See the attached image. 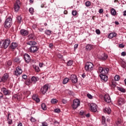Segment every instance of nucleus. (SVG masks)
I'll list each match as a JSON object with an SVG mask.
<instances>
[{
    "mask_svg": "<svg viewBox=\"0 0 126 126\" xmlns=\"http://www.w3.org/2000/svg\"><path fill=\"white\" fill-rule=\"evenodd\" d=\"M99 76L101 79V81L103 82H106L108 81V77L106 75V74H101L99 75Z\"/></svg>",
    "mask_w": 126,
    "mask_h": 126,
    "instance_id": "17",
    "label": "nucleus"
},
{
    "mask_svg": "<svg viewBox=\"0 0 126 126\" xmlns=\"http://www.w3.org/2000/svg\"><path fill=\"white\" fill-rule=\"evenodd\" d=\"M24 58L25 59V62L27 63H29L31 61V58L28 54L26 53L24 55Z\"/></svg>",
    "mask_w": 126,
    "mask_h": 126,
    "instance_id": "14",
    "label": "nucleus"
},
{
    "mask_svg": "<svg viewBox=\"0 0 126 126\" xmlns=\"http://www.w3.org/2000/svg\"><path fill=\"white\" fill-rule=\"evenodd\" d=\"M45 33L46 35H48V36H49V35H50L51 34H52V31L49 30H47L45 31Z\"/></svg>",
    "mask_w": 126,
    "mask_h": 126,
    "instance_id": "34",
    "label": "nucleus"
},
{
    "mask_svg": "<svg viewBox=\"0 0 126 126\" xmlns=\"http://www.w3.org/2000/svg\"><path fill=\"white\" fill-rule=\"evenodd\" d=\"M9 116H10V113L8 114L7 121L9 125H11L12 124V120L9 118Z\"/></svg>",
    "mask_w": 126,
    "mask_h": 126,
    "instance_id": "27",
    "label": "nucleus"
},
{
    "mask_svg": "<svg viewBox=\"0 0 126 126\" xmlns=\"http://www.w3.org/2000/svg\"><path fill=\"white\" fill-rule=\"evenodd\" d=\"M123 15H124V16H126V10L124 11Z\"/></svg>",
    "mask_w": 126,
    "mask_h": 126,
    "instance_id": "63",
    "label": "nucleus"
},
{
    "mask_svg": "<svg viewBox=\"0 0 126 126\" xmlns=\"http://www.w3.org/2000/svg\"><path fill=\"white\" fill-rule=\"evenodd\" d=\"M84 114V112H83V111H81L80 112V115H81V116H83V115Z\"/></svg>",
    "mask_w": 126,
    "mask_h": 126,
    "instance_id": "61",
    "label": "nucleus"
},
{
    "mask_svg": "<svg viewBox=\"0 0 126 126\" xmlns=\"http://www.w3.org/2000/svg\"><path fill=\"white\" fill-rule=\"evenodd\" d=\"M36 119L33 118V117H32V118L31 119V121L32 122V123H35L36 122Z\"/></svg>",
    "mask_w": 126,
    "mask_h": 126,
    "instance_id": "48",
    "label": "nucleus"
},
{
    "mask_svg": "<svg viewBox=\"0 0 126 126\" xmlns=\"http://www.w3.org/2000/svg\"><path fill=\"white\" fill-rule=\"evenodd\" d=\"M74 49L75 50L76 49H77V48H78V44H76L74 45Z\"/></svg>",
    "mask_w": 126,
    "mask_h": 126,
    "instance_id": "58",
    "label": "nucleus"
},
{
    "mask_svg": "<svg viewBox=\"0 0 126 126\" xmlns=\"http://www.w3.org/2000/svg\"><path fill=\"white\" fill-rule=\"evenodd\" d=\"M90 109L91 112H94V113L97 112V105L95 103H90Z\"/></svg>",
    "mask_w": 126,
    "mask_h": 126,
    "instance_id": "10",
    "label": "nucleus"
},
{
    "mask_svg": "<svg viewBox=\"0 0 126 126\" xmlns=\"http://www.w3.org/2000/svg\"><path fill=\"white\" fill-rule=\"evenodd\" d=\"M8 77H9L8 74H4L2 77L1 78V80L2 82H6V81H7V79H8Z\"/></svg>",
    "mask_w": 126,
    "mask_h": 126,
    "instance_id": "16",
    "label": "nucleus"
},
{
    "mask_svg": "<svg viewBox=\"0 0 126 126\" xmlns=\"http://www.w3.org/2000/svg\"><path fill=\"white\" fill-rule=\"evenodd\" d=\"M35 71H36L37 72H39V71H40V68H39V66H36L35 67Z\"/></svg>",
    "mask_w": 126,
    "mask_h": 126,
    "instance_id": "47",
    "label": "nucleus"
},
{
    "mask_svg": "<svg viewBox=\"0 0 126 126\" xmlns=\"http://www.w3.org/2000/svg\"><path fill=\"white\" fill-rule=\"evenodd\" d=\"M116 124L117 126H121L122 125V122H121V120H118L116 122Z\"/></svg>",
    "mask_w": 126,
    "mask_h": 126,
    "instance_id": "41",
    "label": "nucleus"
},
{
    "mask_svg": "<svg viewBox=\"0 0 126 126\" xmlns=\"http://www.w3.org/2000/svg\"><path fill=\"white\" fill-rule=\"evenodd\" d=\"M54 112L55 113H60V112H61V110L59 108H57L54 110Z\"/></svg>",
    "mask_w": 126,
    "mask_h": 126,
    "instance_id": "49",
    "label": "nucleus"
},
{
    "mask_svg": "<svg viewBox=\"0 0 126 126\" xmlns=\"http://www.w3.org/2000/svg\"><path fill=\"white\" fill-rule=\"evenodd\" d=\"M103 9H99L98 12L99 13H103Z\"/></svg>",
    "mask_w": 126,
    "mask_h": 126,
    "instance_id": "59",
    "label": "nucleus"
},
{
    "mask_svg": "<svg viewBox=\"0 0 126 126\" xmlns=\"http://www.w3.org/2000/svg\"><path fill=\"white\" fill-rule=\"evenodd\" d=\"M32 83V80H31L30 79H27V81H26V85H30V84Z\"/></svg>",
    "mask_w": 126,
    "mask_h": 126,
    "instance_id": "39",
    "label": "nucleus"
},
{
    "mask_svg": "<svg viewBox=\"0 0 126 126\" xmlns=\"http://www.w3.org/2000/svg\"><path fill=\"white\" fill-rule=\"evenodd\" d=\"M69 80V79H68V78H64L63 80V84H66V83L68 82Z\"/></svg>",
    "mask_w": 126,
    "mask_h": 126,
    "instance_id": "38",
    "label": "nucleus"
},
{
    "mask_svg": "<svg viewBox=\"0 0 126 126\" xmlns=\"http://www.w3.org/2000/svg\"><path fill=\"white\" fill-rule=\"evenodd\" d=\"M22 19V18L21 17V16H18L17 17V21L18 23H21Z\"/></svg>",
    "mask_w": 126,
    "mask_h": 126,
    "instance_id": "36",
    "label": "nucleus"
},
{
    "mask_svg": "<svg viewBox=\"0 0 126 126\" xmlns=\"http://www.w3.org/2000/svg\"><path fill=\"white\" fill-rule=\"evenodd\" d=\"M1 91L2 92L3 94L5 96H9L11 93V92L9 90L4 87H3L1 89Z\"/></svg>",
    "mask_w": 126,
    "mask_h": 126,
    "instance_id": "8",
    "label": "nucleus"
},
{
    "mask_svg": "<svg viewBox=\"0 0 126 126\" xmlns=\"http://www.w3.org/2000/svg\"><path fill=\"white\" fill-rule=\"evenodd\" d=\"M94 68V65L91 62H87L85 64V69L86 71H92Z\"/></svg>",
    "mask_w": 126,
    "mask_h": 126,
    "instance_id": "3",
    "label": "nucleus"
},
{
    "mask_svg": "<svg viewBox=\"0 0 126 126\" xmlns=\"http://www.w3.org/2000/svg\"><path fill=\"white\" fill-rule=\"evenodd\" d=\"M32 99L36 102V103H39L40 102V98L37 96V95H33L32 96Z\"/></svg>",
    "mask_w": 126,
    "mask_h": 126,
    "instance_id": "25",
    "label": "nucleus"
},
{
    "mask_svg": "<svg viewBox=\"0 0 126 126\" xmlns=\"http://www.w3.org/2000/svg\"><path fill=\"white\" fill-rule=\"evenodd\" d=\"M72 14L73 16H76L77 15V11L76 10H73L72 11Z\"/></svg>",
    "mask_w": 126,
    "mask_h": 126,
    "instance_id": "43",
    "label": "nucleus"
},
{
    "mask_svg": "<svg viewBox=\"0 0 126 126\" xmlns=\"http://www.w3.org/2000/svg\"><path fill=\"white\" fill-rule=\"evenodd\" d=\"M39 80V78L35 76H32L31 78L32 83L33 84H35L38 80Z\"/></svg>",
    "mask_w": 126,
    "mask_h": 126,
    "instance_id": "21",
    "label": "nucleus"
},
{
    "mask_svg": "<svg viewBox=\"0 0 126 126\" xmlns=\"http://www.w3.org/2000/svg\"><path fill=\"white\" fill-rule=\"evenodd\" d=\"M13 62L14 63H17L18 64L21 63V59L19 57H16L13 59Z\"/></svg>",
    "mask_w": 126,
    "mask_h": 126,
    "instance_id": "20",
    "label": "nucleus"
},
{
    "mask_svg": "<svg viewBox=\"0 0 126 126\" xmlns=\"http://www.w3.org/2000/svg\"><path fill=\"white\" fill-rule=\"evenodd\" d=\"M126 103V99L124 98L120 97L118 100V106H122Z\"/></svg>",
    "mask_w": 126,
    "mask_h": 126,
    "instance_id": "15",
    "label": "nucleus"
},
{
    "mask_svg": "<svg viewBox=\"0 0 126 126\" xmlns=\"http://www.w3.org/2000/svg\"><path fill=\"white\" fill-rule=\"evenodd\" d=\"M49 89V85H45L43 87H41L40 89V94L45 95L47 93V91Z\"/></svg>",
    "mask_w": 126,
    "mask_h": 126,
    "instance_id": "7",
    "label": "nucleus"
},
{
    "mask_svg": "<svg viewBox=\"0 0 126 126\" xmlns=\"http://www.w3.org/2000/svg\"><path fill=\"white\" fill-rule=\"evenodd\" d=\"M117 36V33L115 32L110 33L108 35V38L109 39H112V38H114V37H116Z\"/></svg>",
    "mask_w": 126,
    "mask_h": 126,
    "instance_id": "26",
    "label": "nucleus"
},
{
    "mask_svg": "<svg viewBox=\"0 0 126 126\" xmlns=\"http://www.w3.org/2000/svg\"><path fill=\"white\" fill-rule=\"evenodd\" d=\"M22 73V69L20 66H18L16 68V70L15 71V75L17 76L20 75Z\"/></svg>",
    "mask_w": 126,
    "mask_h": 126,
    "instance_id": "13",
    "label": "nucleus"
},
{
    "mask_svg": "<svg viewBox=\"0 0 126 126\" xmlns=\"http://www.w3.org/2000/svg\"><path fill=\"white\" fill-rule=\"evenodd\" d=\"M93 49V45L91 44H88L86 46V51H91Z\"/></svg>",
    "mask_w": 126,
    "mask_h": 126,
    "instance_id": "23",
    "label": "nucleus"
},
{
    "mask_svg": "<svg viewBox=\"0 0 126 126\" xmlns=\"http://www.w3.org/2000/svg\"><path fill=\"white\" fill-rule=\"evenodd\" d=\"M85 4H86V6H90V5H91V2H90V1H86L85 2Z\"/></svg>",
    "mask_w": 126,
    "mask_h": 126,
    "instance_id": "46",
    "label": "nucleus"
},
{
    "mask_svg": "<svg viewBox=\"0 0 126 126\" xmlns=\"http://www.w3.org/2000/svg\"><path fill=\"white\" fill-rule=\"evenodd\" d=\"M29 11L30 13H31V14H33V13H34V8L32 7L30 8Z\"/></svg>",
    "mask_w": 126,
    "mask_h": 126,
    "instance_id": "42",
    "label": "nucleus"
},
{
    "mask_svg": "<svg viewBox=\"0 0 126 126\" xmlns=\"http://www.w3.org/2000/svg\"><path fill=\"white\" fill-rule=\"evenodd\" d=\"M52 104H57L58 103V100L57 99H52L51 101Z\"/></svg>",
    "mask_w": 126,
    "mask_h": 126,
    "instance_id": "40",
    "label": "nucleus"
},
{
    "mask_svg": "<svg viewBox=\"0 0 126 126\" xmlns=\"http://www.w3.org/2000/svg\"><path fill=\"white\" fill-rule=\"evenodd\" d=\"M72 63H73V62L72 61H69L67 63V64L68 66H70L71 65H72Z\"/></svg>",
    "mask_w": 126,
    "mask_h": 126,
    "instance_id": "44",
    "label": "nucleus"
},
{
    "mask_svg": "<svg viewBox=\"0 0 126 126\" xmlns=\"http://www.w3.org/2000/svg\"><path fill=\"white\" fill-rule=\"evenodd\" d=\"M114 79L115 80H116V81H119V80H120V76L119 75H116L114 77Z\"/></svg>",
    "mask_w": 126,
    "mask_h": 126,
    "instance_id": "45",
    "label": "nucleus"
},
{
    "mask_svg": "<svg viewBox=\"0 0 126 126\" xmlns=\"http://www.w3.org/2000/svg\"><path fill=\"white\" fill-rule=\"evenodd\" d=\"M117 89L119 91H120V92H122V93H126V89L124 88L117 87Z\"/></svg>",
    "mask_w": 126,
    "mask_h": 126,
    "instance_id": "28",
    "label": "nucleus"
},
{
    "mask_svg": "<svg viewBox=\"0 0 126 126\" xmlns=\"http://www.w3.org/2000/svg\"><path fill=\"white\" fill-rule=\"evenodd\" d=\"M18 46V44H17V43L12 42L10 46V49H11L12 50H15L16 48H17Z\"/></svg>",
    "mask_w": 126,
    "mask_h": 126,
    "instance_id": "19",
    "label": "nucleus"
},
{
    "mask_svg": "<svg viewBox=\"0 0 126 126\" xmlns=\"http://www.w3.org/2000/svg\"><path fill=\"white\" fill-rule=\"evenodd\" d=\"M20 5H21L20 0H17L14 4V9L16 12H17L20 9Z\"/></svg>",
    "mask_w": 126,
    "mask_h": 126,
    "instance_id": "6",
    "label": "nucleus"
},
{
    "mask_svg": "<svg viewBox=\"0 0 126 126\" xmlns=\"http://www.w3.org/2000/svg\"><path fill=\"white\" fill-rule=\"evenodd\" d=\"M59 124H60V123H59L58 122H57V121L54 122L55 126H58V125H59Z\"/></svg>",
    "mask_w": 126,
    "mask_h": 126,
    "instance_id": "57",
    "label": "nucleus"
},
{
    "mask_svg": "<svg viewBox=\"0 0 126 126\" xmlns=\"http://www.w3.org/2000/svg\"><path fill=\"white\" fill-rule=\"evenodd\" d=\"M31 46H32L30 48V53H37V52L38 51V50H39V48L38 47V46H33V45H31Z\"/></svg>",
    "mask_w": 126,
    "mask_h": 126,
    "instance_id": "11",
    "label": "nucleus"
},
{
    "mask_svg": "<svg viewBox=\"0 0 126 126\" xmlns=\"http://www.w3.org/2000/svg\"><path fill=\"white\" fill-rule=\"evenodd\" d=\"M17 126H23L22 123H19Z\"/></svg>",
    "mask_w": 126,
    "mask_h": 126,
    "instance_id": "64",
    "label": "nucleus"
},
{
    "mask_svg": "<svg viewBox=\"0 0 126 126\" xmlns=\"http://www.w3.org/2000/svg\"><path fill=\"white\" fill-rule=\"evenodd\" d=\"M10 44V40L8 39H5L2 41H0V48L6 49Z\"/></svg>",
    "mask_w": 126,
    "mask_h": 126,
    "instance_id": "2",
    "label": "nucleus"
},
{
    "mask_svg": "<svg viewBox=\"0 0 126 126\" xmlns=\"http://www.w3.org/2000/svg\"><path fill=\"white\" fill-rule=\"evenodd\" d=\"M87 97H88L89 99H92V98L93 97V96H92V95L89 94H87Z\"/></svg>",
    "mask_w": 126,
    "mask_h": 126,
    "instance_id": "51",
    "label": "nucleus"
},
{
    "mask_svg": "<svg viewBox=\"0 0 126 126\" xmlns=\"http://www.w3.org/2000/svg\"><path fill=\"white\" fill-rule=\"evenodd\" d=\"M107 58H108V55H107V54H104L101 56V60L105 61V60H107Z\"/></svg>",
    "mask_w": 126,
    "mask_h": 126,
    "instance_id": "31",
    "label": "nucleus"
},
{
    "mask_svg": "<svg viewBox=\"0 0 126 126\" xmlns=\"http://www.w3.org/2000/svg\"><path fill=\"white\" fill-rule=\"evenodd\" d=\"M14 98L16 99H17L18 100H20L21 98H22V96L21 95H19V94H16L14 96Z\"/></svg>",
    "mask_w": 126,
    "mask_h": 126,
    "instance_id": "32",
    "label": "nucleus"
},
{
    "mask_svg": "<svg viewBox=\"0 0 126 126\" xmlns=\"http://www.w3.org/2000/svg\"><path fill=\"white\" fill-rule=\"evenodd\" d=\"M119 48H125V45L123 44H119Z\"/></svg>",
    "mask_w": 126,
    "mask_h": 126,
    "instance_id": "56",
    "label": "nucleus"
},
{
    "mask_svg": "<svg viewBox=\"0 0 126 126\" xmlns=\"http://www.w3.org/2000/svg\"><path fill=\"white\" fill-rule=\"evenodd\" d=\"M103 112L104 113H106L107 114H111L112 110L110 107H106L105 109L103 110Z\"/></svg>",
    "mask_w": 126,
    "mask_h": 126,
    "instance_id": "24",
    "label": "nucleus"
},
{
    "mask_svg": "<svg viewBox=\"0 0 126 126\" xmlns=\"http://www.w3.org/2000/svg\"><path fill=\"white\" fill-rule=\"evenodd\" d=\"M45 5H46V3H43L41 5V7L43 8V7H46V6H45Z\"/></svg>",
    "mask_w": 126,
    "mask_h": 126,
    "instance_id": "60",
    "label": "nucleus"
},
{
    "mask_svg": "<svg viewBox=\"0 0 126 126\" xmlns=\"http://www.w3.org/2000/svg\"><path fill=\"white\" fill-rule=\"evenodd\" d=\"M22 77L24 79H27V75H26V74L23 75Z\"/></svg>",
    "mask_w": 126,
    "mask_h": 126,
    "instance_id": "54",
    "label": "nucleus"
},
{
    "mask_svg": "<svg viewBox=\"0 0 126 126\" xmlns=\"http://www.w3.org/2000/svg\"><path fill=\"white\" fill-rule=\"evenodd\" d=\"M7 64L8 65H11V64H12V62L11 61H9L7 62Z\"/></svg>",
    "mask_w": 126,
    "mask_h": 126,
    "instance_id": "53",
    "label": "nucleus"
},
{
    "mask_svg": "<svg viewBox=\"0 0 126 126\" xmlns=\"http://www.w3.org/2000/svg\"><path fill=\"white\" fill-rule=\"evenodd\" d=\"M36 36L34 34H30L29 35L27 39L28 42L27 44L29 46H35L37 45V42L35 41L36 40Z\"/></svg>",
    "mask_w": 126,
    "mask_h": 126,
    "instance_id": "1",
    "label": "nucleus"
},
{
    "mask_svg": "<svg viewBox=\"0 0 126 126\" xmlns=\"http://www.w3.org/2000/svg\"><path fill=\"white\" fill-rule=\"evenodd\" d=\"M126 52H123L121 53V56H122L123 57L126 56Z\"/></svg>",
    "mask_w": 126,
    "mask_h": 126,
    "instance_id": "55",
    "label": "nucleus"
},
{
    "mask_svg": "<svg viewBox=\"0 0 126 126\" xmlns=\"http://www.w3.org/2000/svg\"><path fill=\"white\" fill-rule=\"evenodd\" d=\"M95 32L96 34H98V35H99V34H101V32H100V30H96L95 31Z\"/></svg>",
    "mask_w": 126,
    "mask_h": 126,
    "instance_id": "52",
    "label": "nucleus"
},
{
    "mask_svg": "<svg viewBox=\"0 0 126 126\" xmlns=\"http://www.w3.org/2000/svg\"><path fill=\"white\" fill-rule=\"evenodd\" d=\"M41 108L42 110H43L44 111H46V110H47V107L46 106V104L42 103L41 104Z\"/></svg>",
    "mask_w": 126,
    "mask_h": 126,
    "instance_id": "37",
    "label": "nucleus"
},
{
    "mask_svg": "<svg viewBox=\"0 0 126 126\" xmlns=\"http://www.w3.org/2000/svg\"><path fill=\"white\" fill-rule=\"evenodd\" d=\"M70 80H71V82L72 83H77V76L74 74L71 75L70 76Z\"/></svg>",
    "mask_w": 126,
    "mask_h": 126,
    "instance_id": "12",
    "label": "nucleus"
},
{
    "mask_svg": "<svg viewBox=\"0 0 126 126\" xmlns=\"http://www.w3.org/2000/svg\"><path fill=\"white\" fill-rule=\"evenodd\" d=\"M111 12L112 15H116V14H117V11H116V10H115V9H113V8L111 9Z\"/></svg>",
    "mask_w": 126,
    "mask_h": 126,
    "instance_id": "33",
    "label": "nucleus"
},
{
    "mask_svg": "<svg viewBox=\"0 0 126 126\" xmlns=\"http://www.w3.org/2000/svg\"><path fill=\"white\" fill-rule=\"evenodd\" d=\"M42 126H48V123L46 122H42Z\"/></svg>",
    "mask_w": 126,
    "mask_h": 126,
    "instance_id": "50",
    "label": "nucleus"
},
{
    "mask_svg": "<svg viewBox=\"0 0 126 126\" xmlns=\"http://www.w3.org/2000/svg\"><path fill=\"white\" fill-rule=\"evenodd\" d=\"M104 100L105 102H106L107 103H110L111 102V97H110V95L108 94H106L104 96Z\"/></svg>",
    "mask_w": 126,
    "mask_h": 126,
    "instance_id": "18",
    "label": "nucleus"
},
{
    "mask_svg": "<svg viewBox=\"0 0 126 126\" xmlns=\"http://www.w3.org/2000/svg\"><path fill=\"white\" fill-rule=\"evenodd\" d=\"M120 64L122 67H123V68H125L126 66V62H125L124 61H120Z\"/></svg>",
    "mask_w": 126,
    "mask_h": 126,
    "instance_id": "30",
    "label": "nucleus"
},
{
    "mask_svg": "<svg viewBox=\"0 0 126 126\" xmlns=\"http://www.w3.org/2000/svg\"><path fill=\"white\" fill-rule=\"evenodd\" d=\"M20 33L23 36H27V35L29 34L28 31L24 29L21 30L20 31Z\"/></svg>",
    "mask_w": 126,
    "mask_h": 126,
    "instance_id": "22",
    "label": "nucleus"
},
{
    "mask_svg": "<svg viewBox=\"0 0 126 126\" xmlns=\"http://www.w3.org/2000/svg\"><path fill=\"white\" fill-rule=\"evenodd\" d=\"M109 70L108 68H103L102 67H99L98 69L101 74H107L108 72H109Z\"/></svg>",
    "mask_w": 126,
    "mask_h": 126,
    "instance_id": "9",
    "label": "nucleus"
},
{
    "mask_svg": "<svg viewBox=\"0 0 126 126\" xmlns=\"http://www.w3.org/2000/svg\"><path fill=\"white\" fill-rule=\"evenodd\" d=\"M80 105V101L78 99H75L73 100V104L72 105V107L74 110L77 109L78 107Z\"/></svg>",
    "mask_w": 126,
    "mask_h": 126,
    "instance_id": "5",
    "label": "nucleus"
},
{
    "mask_svg": "<svg viewBox=\"0 0 126 126\" xmlns=\"http://www.w3.org/2000/svg\"><path fill=\"white\" fill-rule=\"evenodd\" d=\"M102 124L103 126H107V124H106V119L104 116L102 117Z\"/></svg>",
    "mask_w": 126,
    "mask_h": 126,
    "instance_id": "29",
    "label": "nucleus"
},
{
    "mask_svg": "<svg viewBox=\"0 0 126 126\" xmlns=\"http://www.w3.org/2000/svg\"><path fill=\"white\" fill-rule=\"evenodd\" d=\"M12 25V19L11 18H7L4 24L5 28H9Z\"/></svg>",
    "mask_w": 126,
    "mask_h": 126,
    "instance_id": "4",
    "label": "nucleus"
},
{
    "mask_svg": "<svg viewBox=\"0 0 126 126\" xmlns=\"http://www.w3.org/2000/svg\"><path fill=\"white\" fill-rule=\"evenodd\" d=\"M49 46V48H53V43H50Z\"/></svg>",
    "mask_w": 126,
    "mask_h": 126,
    "instance_id": "62",
    "label": "nucleus"
},
{
    "mask_svg": "<svg viewBox=\"0 0 126 126\" xmlns=\"http://www.w3.org/2000/svg\"><path fill=\"white\" fill-rule=\"evenodd\" d=\"M64 92L66 94H68L69 95H72V92H71V91H69V90H65Z\"/></svg>",
    "mask_w": 126,
    "mask_h": 126,
    "instance_id": "35",
    "label": "nucleus"
}]
</instances>
